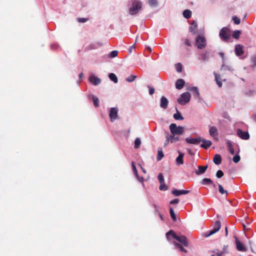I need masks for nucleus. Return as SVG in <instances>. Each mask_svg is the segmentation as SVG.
Instances as JSON below:
<instances>
[{
  "label": "nucleus",
  "instance_id": "1",
  "mask_svg": "<svg viewBox=\"0 0 256 256\" xmlns=\"http://www.w3.org/2000/svg\"><path fill=\"white\" fill-rule=\"evenodd\" d=\"M128 6V14L131 16H135L142 10V3L140 0H130Z\"/></svg>",
  "mask_w": 256,
  "mask_h": 256
},
{
  "label": "nucleus",
  "instance_id": "2",
  "mask_svg": "<svg viewBox=\"0 0 256 256\" xmlns=\"http://www.w3.org/2000/svg\"><path fill=\"white\" fill-rule=\"evenodd\" d=\"M169 128L171 134L170 136H173L178 138L180 140V136L184 132V128L182 126H177L176 124H171L169 126Z\"/></svg>",
  "mask_w": 256,
  "mask_h": 256
},
{
  "label": "nucleus",
  "instance_id": "3",
  "mask_svg": "<svg viewBox=\"0 0 256 256\" xmlns=\"http://www.w3.org/2000/svg\"><path fill=\"white\" fill-rule=\"evenodd\" d=\"M219 36L221 40L228 42L230 38V30L226 27L222 28L220 32Z\"/></svg>",
  "mask_w": 256,
  "mask_h": 256
},
{
  "label": "nucleus",
  "instance_id": "4",
  "mask_svg": "<svg viewBox=\"0 0 256 256\" xmlns=\"http://www.w3.org/2000/svg\"><path fill=\"white\" fill-rule=\"evenodd\" d=\"M196 45L198 49H203L206 46V38L202 35H198L196 38Z\"/></svg>",
  "mask_w": 256,
  "mask_h": 256
},
{
  "label": "nucleus",
  "instance_id": "5",
  "mask_svg": "<svg viewBox=\"0 0 256 256\" xmlns=\"http://www.w3.org/2000/svg\"><path fill=\"white\" fill-rule=\"evenodd\" d=\"M190 93L186 92L181 94V97L178 99V102L181 105H185L190 102Z\"/></svg>",
  "mask_w": 256,
  "mask_h": 256
},
{
  "label": "nucleus",
  "instance_id": "6",
  "mask_svg": "<svg viewBox=\"0 0 256 256\" xmlns=\"http://www.w3.org/2000/svg\"><path fill=\"white\" fill-rule=\"evenodd\" d=\"M221 227V222L220 220H216L213 226L212 229L210 231L208 234H206V237L210 236L218 232Z\"/></svg>",
  "mask_w": 256,
  "mask_h": 256
},
{
  "label": "nucleus",
  "instance_id": "7",
  "mask_svg": "<svg viewBox=\"0 0 256 256\" xmlns=\"http://www.w3.org/2000/svg\"><path fill=\"white\" fill-rule=\"evenodd\" d=\"M174 238L185 246H188V242L186 238L184 236H178L174 234Z\"/></svg>",
  "mask_w": 256,
  "mask_h": 256
},
{
  "label": "nucleus",
  "instance_id": "8",
  "mask_svg": "<svg viewBox=\"0 0 256 256\" xmlns=\"http://www.w3.org/2000/svg\"><path fill=\"white\" fill-rule=\"evenodd\" d=\"M234 238L237 250L240 252L246 251V248L238 240V238L234 236Z\"/></svg>",
  "mask_w": 256,
  "mask_h": 256
},
{
  "label": "nucleus",
  "instance_id": "9",
  "mask_svg": "<svg viewBox=\"0 0 256 256\" xmlns=\"http://www.w3.org/2000/svg\"><path fill=\"white\" fill-rule=\"evenodd\" d=\"M118 108H110L109 116L111 122H114L118 118Z\"/></svg>",
  "mask_w": 256,
  "mask_h": 256
},
{
  "label": "nucleus",
  "instance_id": "10",
  "mask_svg": "<svg viewBox=\"0 0 256 256\" xmlns=\"http://www.w3.org/2000/svg\"><path fill=\"white\" fill-rule=\"evenodd\" d=\"M202 141V138L200 136L196 138H186V142L189 144H198Z\"/></svg>",
  "mask_w": 256,
  "mask_h": 256
},
{
  "label": "nucleus",
  "instance_id": "11",
  "mask_svg": "<svg viewBox=\"0 0 256 256\" xmlns=\"http://www.w3.org/2000/svg\"><path fill=\"white\" fill-rule=\"evenodd\" d=\"M88 80L95 86L99 84L101 82V80L94 75H90L88 78Z\"/></svg>",
  "mask_w": 256,
  "mask_h": 256
},
{
  "label": "nucleus",
  "instance_id": "12",
  "mask_svg": "<svg viewBox=\"0 0 256 256\" xmlns=\"http://www.w3.org/2000/svg\"><path fill=\"white\" fill-rule=\"evenodd\" d=\"M236 54L238 56H241L244 54V46L241 44H236L234 47Z\"/></svg>",
  "mask_w": 256,
  "mask_h": 256
},
{
  "label": "nucleus",
  "instance_id": "13",
  "mask_svg": "<svg viewBox=\"0 0 256 256\" xmlns=\"http://www.w3.org/2000/svg\"><path fill=\"white\" fill-rule=\"evenodd\" d=\"M237 134L240 138L243 140H246L250 138V135L248 132H244L240 129L237 130Z\"/></svg>",
  "mask_w": 256,
  "mask_h": 256
},
{
  "label": "nucleus",
  "instance_id": "14",
  "mask_svg": "<svg viewBox=\"0 0 256 256\" xmlns=\"http://www.w3.org/2000/svg\"><path fill=\"white\" fill-rule=\"evenodd\" d=\"M178 142V138H174L173 136H170V134H168L166 136V140L164 142V146H166L169 142L171 143H175Z\"/></svg>",
  "mask_w": 256,
  "mask_h": 256
},
{
  "label": "nucleus",
  "instance_id": "15",
  "mask_svg": "<svg viewBox=\"0 0 256 256\" xmlns=\"http://www.w3.org/2000/svg\"><path fill=\"white\" fill-rule=\"evenodd\" d=\"M168 104V100L164 96H162L160 100V107L166 109Z\"/></svg>",
  "mask_w": 256,
  "mask_h": 256
},
{
  "label": "nucleus",
  "instance_id": "16",
  "mask_svg": "<svg viewBox=\"0 0 256 256\" xmlns=\"http://www.w3.org/2000/svg\"><path fill=\"white\" fill-rule=\"evenodd\" d=\"M190 192L189 190H172V193L175 196H179L181 194H186Z\"/></svg>",
  "mask_w": 256,
  "mask_h": 256
},
{
  "label": "nucleus",
  "instance_id": "17",
  "mask_svg": "<svg viewBox=\"0 0 256 256\" xmlns=\"http://www.w3.org/2000/svg\"><path fill=\"white\" fill-rule=\"evenodd\" d=\"M201 142H202V144H201L200 147L205 149H207L212 145V142L210 140H206L204 138H202Z\"/></svg>",
  "mask_w": 256,
  "mask_h": 256
},
{
  "label": "nucleus",
  "instance_id": "18",
  "mask_svg": "<svg viewBox=\"0 0 256 256\" xmlns=\"http://www.w3.org/2000/svg\"><path fill=\"white\" fill-rule=\"evenodd\" d=\"M209 132L210 134L212 137L218 135V130L215 126H212L210 128Z\"/></svg>",
  "mask_w": 256,
  "mask_h": 256
},
{
  "label": "nucleus",
  "instance_id": "19",
  "mask_svg": "<svg viewBox=\"0 0 256 256\" xmlns=\"http://www.w3.org/2000/svg\"><path fill=\"white\" fill-rule=\"evenodd\" d=\"M184 81L182 79H178L176 81V87L178 90L182 89L184 85Z\"/></svg>",
  "mask_w": 256,
  "mask_h": 256
},
{
  "label": "nucleus",
  "instance_id": "20",
  "mask_svg": "<svg viewBox=\"0 0 256 256\" xmlns=\"http://www.w3.org/2000/svg\"><path fill=\"white\" fill-rule=\"evenodd\" d=\"M184 154L183 153H180L178 156L176 158V162L177 165H181L184 164L183 158Z\"/></svg>",
  "mask_w": 256,
  "mask_h": 256
},
{
  "label": "nucleus",
  "instance_id": "21",
  "mask_svg": "<svg viewBox=\"0 0 256 256\" xmlns=\"http://www.w3.org/2000/svg\"><path fill=\"white\" fill-rule=\"evenodd\" d=\"M208 168V165L204 166H198V170H196L195 172L196 174L197 175H200V174L204 173L206 170Z\"/></svg>",
  "mask_w": 256,
  "mask_h": 256
},
{
  "label": "nucleus",
  "instance_id": "22",
  "mask_svg": "<svg viewBox=\"0 0 256 256\" xmlns=\"http://www.w3.org/2000/svg\"><path fill=\"white\" fill-rule=\"evenodd\" d=\"M214 162L217 165L220 164L222 162V157L220 154H216L213 159Z\"/></svg>",
  "mask_w": 256,
  "mask_h": 256
},
{
  "label": "nucleus",
  "instance_id": "23",
  "mask_svg": "<svg viewBox=\"0 0 256 256\" xmlns=\"http://www.w3.org/2000/svg\"><path fill=\"white\" fill-rule=\"evenodd\" d=\"M208 58H209L208 52H202L200 54V56L198 58V59L202 60H206L208 59Z\"/></svg>",
  "mask_w": 256,
  "mask_h": 256
},
{
  "label": "nucleus",
  "instance_id": "24",
  "mask_svg": "<svg viewBox=\"0 0 256 256\" xmlns=\"http://www.w3.org/2000/svg\"><path fill=\"white\" fill-rule=\"evenodd\" d=\"M198 28L197 24L196 22L194 21L191 24V26H190V30L193 34H196V30Z\"/></svg>",
  "mask_w": 256,
  "mask_h": 256
},
{
  "label": "nucleus",
  "instance_id": "25",
  "mask_svg": "<svg viewBox=\"0 0 256 256\" xmlns=\"http://www.w3.org/2000/svg\"><path fill=\"white\" fill-rule=\"evenodd\" d=\"M201 184L203 185H210L213 184V182L210 178H204L202 180Z\"/></svg>",
  "mask_w": 256,
  "mask_h": 256
},
{
  "label": "nucleus",
  "instance_id": "26",
  "mask_svg": "<svg viewBox=\"0 0 256 256\" xmlns=\"http://www.w3.org/2000/svg\"><path fill=\"white\" fill-rule=\"evenodd\" d=\"M226 146H228V150L229 152L232 154H234V148H233V146H232V143L230 142H226Z\"/></svg>",
  "mask_w": 256,
  "mask_h": 256
},
{
  "label": "nucleus",
  "instance_id": "27",
  "mask_svg": "<svg viewBox=\"0 0 256 256\" xmlns=\"http://www.w3.org/2000/svg\"><path fill=\"white\" fill-rule=\"evenodd\" d=\"M214 74L215 76V79H216V82L218 84V87L219 88L222 87V82L220 80L221 79L220 78V76L216 74L215 72L214 73Z\"/></svg>",
  "mask_w": 256,
  "mask_h": 256
},
{
  "label": "nucleus",
  "instance_id": "28",
  "mask_svg": "<svg viewBox=\"0 0 256 256\" xmlns=\"http://www.w3.org/2000/svg\"><path fill=\"white\" fill-rule=\"evenodd\" d=\"M174 118L176 120H184V117L182 114L177 110V112L174 114Z\"/></svg>",
  "mask_w": 256,
  "mask_h": 256
},
{
  "label": "nucleus",
  "instance_id": "29",
  "mask_svg": "<svg viewBox=\"0 0 256 256\" xmlns=\"http://www.w3.org/2000/svg\"><path fill=\"white\" fill-rule=\"evenodd\" d=\"M183 16L186 18H189L192 16V12L190 10H186L183 12Z\"/></svg>",
  "mask_w": 256,
  "mask_h": 256
},
{
  "label": "nucleus",
  "instance_id": "30",
  "mask_svg": "<svg viewBox=\"0 0 256 256\" xmlns=\"http://www.w3.org/2000/svg\"><path fill=\"white\" fill-rule=\"evenodd\" d=\"M218 191L222 194H226L227 196L228 194V192L227 190H224L222 187V186L220 184H218Z\"/></svg>",
  "mask_w": 256,
  "mask_h": 256
},
{
  "label": "nucleus",
  "instance_id": "31",
  "mask_svg": "<svg viewBox=\"0 0 256 256\" xmlns=\"http://www.w3.org/2000/svg\"><path fill=\"white\" fill-rule=\"evenodd\" d=\"M108 77L110 80L113 81L114 83H117L118 82V78L113 73H110L108 75Z\"/></svg>",
  "mask_w": 256,
  "mask_h": 256
},
{
  "label": "nucleus",
  "instance_id": "32",
  "mask_svg": "<svg viewBox=\"0 0 256 256\" xmlns=\"http://www.w3.org/2000/svg\"><path fill=\"white\" fill-rule=\"evenodd\" d=\"M164 155L162 150V149L160 148L158 150V156H157V160L158 161L162 160V158L164 157Z\"/></svg>",
  "mask_w": 256,
  "mask_h": 256
},
{
  "label": "nucleus",
  "instance_id": "33",
  "mask_svg": "<svg viewBox=\"0 0 256 256\" xmlns=\"http://www.w3.org/2000/svg\"><path fill=\"white\" fill-rule=\"evenodd\" d=\"M137 78V76L136 75H134V74H132L131 76H128V78H127L126 79V80L127 82H134L136 78Z\"/></svg>",
  "mask_w": 256,
  "mask_h": 256
},
{
  "label": "nucleus",
  "instance_id": "34",
  "mask_svg": "<svg viewBox=\"0 0 256 256\" xmlns=\"http://www.w3.org/2000/svg\"><path fill=\"white\" fill-rule=\"evenodd\" d=\"M92 101H93V103H94V104L95 106H99V100L98 98L94 96H92Z\"/></svg>",
  "mask_w": 256,
  "mask_h": 256
},
{
  "label": "nucleus",
  "instance_id": "35",
  "mask_svg": "<svg viewBox=\"0 0 256 256\" xmlns=\"http://www.w3.org/2000/svg\"><path fill=\"white\" fill-rule=\"evenodd\" d=\"M220 70H228L230 72H232L233 71V69L230 66H226V65H224L223 64L220 68Z\"/></svg>",
  "mask_w": 256,
  "mask_h": 256
},
{
  "label": "nucleus",
  "instance_id": "36",
  "mask_svg": "<svg viewBox=\"0 0 256 256\" xmlns=\"http://www.w3.org/2000/svg\"><path fill=\"white\" fill-rule=\"evenodd\" d=\"M240 31L239 30H236L232 34V36L234 38L236 39H238L240 37Z\"/></svg>",
  "mask_w": 256,
  "mask_h": 256
},
{
  "label": "nucleus",
  "instance_id": "37",
  "mask_svg": "<svg viewBox=\"0 0 256 256\" xmlns=\"http://www.w3.org/2000/svg\"><path fill=\"white\" fill-rule=\"evenodd\" d=\"M141 144V140L140 138H136L134 141V148H138L140 147Z\"/></svg>",
  "mask_w": 256,
  "mask_h": 256
},
{
  "label": "nucleus",
  "instance_id": "38",
  "mask_svg": "<svg viewBox=\"0 0 256 256\" xmlns=\"http://www.w3.org/2000/svg\"><path fill=\"white\" fill-rule=\"evenodd\" d=\"M174 244L178 248L181 252H187L186 250L180 244H178V243L174 242Z\"/></svg>",
  "mask_w": 256,
  "mask_h": 256
},
{
  "label": "nucleus",
  "instance_id": "39",
  "mask_svg": "<svg viewBox=\"0 0 256 256\" xmlns=\"http://www.w3.org/2000/svg\"><path fill=\"white\" fill-rule=\"evenodd\" d=\"M170 216H171L172 219L174 221L176 220V216L172 208H170Z\"/></svg>",
  "mask_w": 256,
  "mask_h": 256
},
{
  "label": "nucleus",
  "instance_id": "40",
  "mask_svg": "<svg viewBox=\"0 0 256 256\" xmlns=\"http://www.w3.org/2000/svg\"><path fill=\"white\" fill-rule=\"evenodd\" d=\"M240 156L238 154L235 155L232 158V160L234 163H238L240 162Z\"/></svg>",
  "mask_w": 256,
  "mask_h": 256
},
{
  "label": "nucleus",
  "instance_id": "41",
  "mask_svg": "<svg viewBox=\"0 0 256 256\" xmlns=\"http://www.w3.org/2000/svg\"><path fill=\"white\" fill-rule=\"evenodd\" d=\"M148 3L150 5L152 6H158V2L156 0H148Z\"/></svg>",
  "mask_w": 256,
  "mask_h": 256
},
{
  "label": "nucleus",
  "instance_id": "42",
  "mask_svg": "<svg viewBox=\"0 0 256 256\" xmlns=\"http://www.w3.org/2000/svg\"><path fill=\"white\" fill-rule=\"evenodd\" d=\"M118 51L117 50H113L110 52V53L109 54V56L112 58H114L118 56Z\"/></svg>",
  "mask_w": 256,
  "mask_h": 256
},
{
  "label": "nucleus",
  "instance_id": "43",
  "mask_svg": "<svg viewBox=\"0 0 256 256\" xmlns=\"http://www.w3.org/2000/svg\"><path fill=\"white\" fill-rule=\"evenodd\" d=\"M159 189L161 190H168V187L165 184L164 182H162V184H160Z\"/></svg>",
  "mask_w": 256,
  "mask_h": 256
},
{
  "label": "nucleus",
  "instance_id": "44",
  "mask_svg": "<svg viewBox=\"0 0 256 256\" xmlns=\"http://www.w3.org/2000/svg\"><path fill=\"white\" fill-rule=\"evenodd\" d=\"M158 179L160 184L164 182V178L162 174H159L158 175Z\"/></svg>",
  "mask_w": 256,
  "mask_h": 256
},
{
  "label": "nucleus",
  "instance_id": "45",
  "mask_svg": "<svg viewBox=\"0 0 256 256\" xmlns=\"http://www.w3.org/2000/svg\"><path fill=\"white\" fill-rule=\"evenodd\" d=\"M232 20H234V22L236 24H238L240 22V20L239 18L236 17V16H234L232 17Z\"/></svg>",
  "mask_w": 256,
  "mask_h": 256
},
{
  "label": "nucleus",
  "instance_id": "46",
  "mask_svg": "<svg viewBox=\"0 0 256 256\" xmlns=\"http://www.w3.org/2000/svg\"><path fill=\"white\" fill-rule=\"evenodd\" d=\"M132 170H133V172L135 174V176L138 178V171H137V170H136V166H134V162L132 163Z\"/></svg>",
  "mask_w": 256,
  "mask_h": 256
},
{
  "label": "nucleus",
  "instance_id": "47",
  "mask_svg": "<svg viewBox=\"0 0 256 256\" xmlns=\"http://www.w3.org/2000/svg\"><path fill=\"white\" fill-rule=\"evenodd\" d=\"M224 176V172L221 170H218L216 173V176L218 178H221Z\"/></svg>",
  "mask_w": 256,
  "mask_h": 256
},
{
  "label": "nucleus",
  "instance_id": "48",
  "mask_svg": "<svg viewBox=\"0 0 256 256\" xmlns=\"http://www.w3.org/2000/svg\"><path fill=\"white\" fill-rule=\"evenodd\" d=\"M176 69L178 72H180L182 71V66L180 64L178 63L176 64Z\"/></svg>",
  "mask_w": 256,
  "mask_h": 256
},
{
  "label": "nucleus",
  "instance_id": "49",
  "mask_svg": "<svg viewBox=\"0 0 256 256\" xmlns=\"http://www.w3.org/2000/svg\"><path fill=\"white\" fill-rule=\"evenodd\" d=\"M194 92H195L196 96L199 98L200 97V92H198V88L196 86H193L192 87V90Z\"/></svg>",
  "mask_w": 256,
  "mask_h": 256
},
{
  "label": "nucleus",
  "instance_id": "50",
  "mask_svg": "<svg viewBox=\"0 0 256 256\" xmlns=\"http://www.w3.org/2000/svg\"><path fill=\"white\" fill-rule=\"evenodd\" d=\"M78 22H87L88 20V18H78Z\"/></svg>",
  "mask_w": 256,
  "mask_h": 256
},
{
  "label": "nucleus",
  "instance_id": "51",
  "mask_svg": "<svg viewBox=\"0 0 256 256\" xmlns=\"http://www.w3.org/2000/svg\"><path fill=\"white\" fill-rule=\"evenodd\" d=\"M179 202L180 200L178 198H175L170 202V204H177Z\"/></svg>",
  "mask_w": 256,
  "mask_h": 256
},
{
  "label": "nucleus",
  "instance_id": "52",
  "mask_svg": "<svg viewBox=\"0 0 256 256\" xmlns=\"http://www.w3.org/2000/svg\"><path fill=\"white\" fill-rule=\"evenodd\" d=\"M148 88H149V94H150V95H152L154 94V88H152V87H150V86H148Z\"/></svg>",
  "mask_w": 256,
  "mask_h": 256
},
{
  "label": "nucleus",
  "instance_id": "53",
  "mask_svg": "<svg viewBox=\"0 0 256 256\" xmlns=\"http://www.w3.org/2000/svg\"><path fill=\"white\" fill-rule=\"evenodd\" d=\"M254 91L253 90H249L248 92H246V94L248 96H250L254 94Z\"/></svg>",
  "mask_w": 256,
  "mask_h": 256
},
{
  "label": "nucleus",
  "instance_id": "54",
  "mask_svg": "<svg viewBox=\"0 0 256 256\" xmlns=\"http://www.w3.org/2000/svg\"><path fill=\"white\" fill-rule=\"evenodd\" d=\"M228 246H224L223 248V250L220 252L221 254L226 253L228 250Z\"/></svg>",
  "mask_w": 256,
  "mask_h": 256
},
{
  "label": "nucleus",
  "instance_id": "55",
  "mask_svg": "<svg viewBox=\"0 0 256 256\" xmlns=\"http://www.w3.org/2000/svg\"><path fill=\"white\" fill-rule=\"evenodd\" d=\"M184 43L188 46H191L190 42V40L188 39H185L184 40Z\"/></svg>",
  "mask_w": 256,
  "mask_h": 256
},
{
  "label": "nucleus",
  "instance_id": "56",
  "mask_svg": "<svg viewBox=\"0 0 256 256\" xmlns=\"http://www.w3.org/2000/svg\"><path fill=\"white\" fill-rule=\"evenodd\" d=\"M169 234L172 235V237L174 238V234H174V231H172V230H170L168 232L166 233V235H169Z\"/></svg>",
  "mask_w": 256,
  "mask_h": 256
},
{
  "label": "nucleus",
  "instance_id": "57",
  "mask_svg": "<svg viewBox=\"0 0 256 256\" xmlns=\"http://www.w3.org/2000/svg\"><path fill=\"white\" fill-rule=\"evenodd\" d=\"M221 255H222L221 253L216 252V254H212L211 256H221Z\"/></svg>",
  "mask_w": 256,
  "mask_h": 256
},
{
  "label": "nucleus",
  "instance_id": "58",
  "mask_svg": "<svg viewBox=\"0 0 256 256\" xmlns=\"http://www.w3.org/2000/svg\"><path fill=\"white\" fill-rule=\"evenodd\" d=\"M252 62L254 66H256V57L252 58Z\"/></svg>",
  "mask_w": 256,
  "mask_h": 256
},
{
  "label": "nucleus",
  "instance_id": "59",
  "mask_svg": "<svg viewBox=\"0 0 256 256\" xmlns=\"http://www.w3.org/2000/svg\"><path fill=\"white\" fill-rule=\"evenodd\" d=\"M225 232H226V236H227L228 234V228H227V226H226V228H225Z\"/></svg>",
  "mask_w": 256,
  "mask_h": 256
},
{
  "label": "nucleus",
  "instance_id": "60",
  "mask_svg": "<svg viewBox=\"0 0 256 256\" xmlns=\"http://www.w3.org/2000/svg\"><path fill=\"white\" fill-rule=\"evenodd\" d=\"M83 77V74L82 72L80 73L79 74V78L82 79Z\"/></svg>",
  "mask_w": 256,
  "mask_h": 256
},
{
  "label": "nucleus",
  "instance_id": "61",
  "mask_svg": "<svg viewBox=\"0 0 256 256\" xmlns=\"http://www.w3.org/2000/svg\"><path fill=\"white\" fill-rule=\"evenodd\" d=\"M134 48V44L130 46V52H132V48Z\"/></svg>",
  "mask_w": 256,
  "mask_h": 256
},
{
  "label": "nucleus",
  "instance_id": "62",
  "mask_svg": "<svg viewBox=\"0 0 256 256\" xmlns=\"http://www.w3.org/2000/svg\"><path fill=\"white\" fill-rule=\"evenodd\" d=\"M160 219H161L162 220H164V217H163V216H162V214H160Z\"/></svg>",
  "mask_w": 256,
  "mask_h": 256
},
{
  "label": "nucleus",
  "instance_id": "63",
  "mask_svg": "<svg viewBox=\"0 0 256 256\" xmlns=\"http://www.w3.org/2000/svg\"><path fill=\"white\" fill-rule=\"evenodd\" d=\"M187 90H188L191 91V90H192V88H190V87H189V88H187Z\"/></svg>",
  "mask_w": 256,
  "mask_h": 256
},
{
  "label": "nucleus",
  "instance_id": "64",
  "mask_svg": "<svg viewBox=\"0 0 256 256\" xmlns=\"http://www.w3.org/2000/svg\"><path fill=\"white\" fill-rule=\"evenodd\" d=\"M214 188H216V185L213 182V184H212Z\"/></svg>",
  "mask_w": 256,
  "mask_h": 256
}]
</instances>
